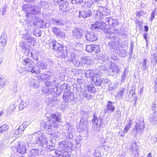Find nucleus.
<instances>
[{"label": "nucleus", "instance_id": "603ef678", "mask_svg": "<svg viewBox=\"0 0 157 157\" xmlns=\"http://www.w3.org/2000/svg\"><path fill=\"white\" fill-rule=\"evenodd\" d=\"M93 46H94V44L88 45H86V49L87 51L90 52H92V51H93Z\"/></svg>", "mask_w": 157, "mask_h": 157}, {"label": "nucleus", "instance_id": "393cba45", "mask_svg": "<svg viewBox=\"0 0 157 157\" xmlns=\"http://www.w3.org/2000/svg\"><path fill=\"white\" fill-rule=\"evenodd\" d=\"M39 151L38 149H32L30 151L29 157H38Z\"/></svg>", "mask_w": 157, "mask_h": 157}, {"label": "nucleus", "instance_id": "f3484780", "mask_svg": "<svg viewBox=\"0 0 157 157\" xmlns=\"http://www.w3.org/2000/svg\"><path fill=\"white\" fill-rule=\"evenodd\" d=\"M22 63L24 66H26L28 67L33 66L34 64V62L28 58H25L22 60Z\"/></svg>", "mask_w": 157, "mask_h": 157}, {"label": "nucleus", "instance_id": "4468645a", "mask_svg": "<svg viewBox=\"0 0 157 157\" xmlns=\"http://www.w3.org/2000/svg\"><path fill=\"white\" fill-rule=\"evenodd\" d=\"M86 38L87 40L91 41H95L97 39V36L93 32H87L86 35Z\"/></svg>", "mask_w": 157, "mask_h": 157}, {"label": "nucleus", "instance_id": "aec40b11", "mask_svg": "<svg viewBox=\"0 0 157 157\" xmlns=\"http://www.w3.org/2000/svg\"><path fill=\"white\" fill-rule=\"evenodd\" d=\"M88 123V122L86 117L81 118L79 127L83 129H84L85 128L87 127Z\"/></svg>", "mask_w": 157, "mask_h": 157}, {"label": "nucleus", "instance_id": "69168bd1", "mask_svg": "<svg viewBox=\"0 0 157 157\" xmlns=\"http://www.w3.org/2000/svg\"><path fill=\"white\" fill-rule=\"evenodd\" d=\"M26 70L29 72H30L32 73H34V71H33V66L28 67Z\"/></svg>", "mask_w": 157, "mask_h": 157}, {"label": "nucleus", "instance_id": "a878e982", "mask_svg": "<svg viewBox=\"0 0 157 157\" xmlns=\"http://www.w3.org/2000/svg\"><path fill=\"white\" fill-rule=\"evenodd\" d=\"M25 129L24 125L22 124L20 125L18 129H16L14 132V136L15 137H17V135L21 134L22 131H24Z\"/></svg>", "mask_w": 157, "mask_h": 157}, {"label": "nucleus", "instance_id": "b1692460", "mask_svg": "<svg viewBox=\"0 0 157 157\" xmlns=\"http://www.w3.org/2000/svg\"><path fill=\"white\" fill-rule=\"evenodd\" d=\"M149 63L146 58H144L143 59V61L141 63V67L142 69L144 71L148 69Z\"/></svg>", "mask_w": 157, "mask_h": 157}, {"label": "nucleus", "instance_id": "37998d69", "mask_svg": "<svg viewBox=\"0 0 157 157\" xmlns=\"http://www.w3.org/2000/svg\"><path fill=\"white\" fill-rule=\"evenodd\" d=\"M132 121L131 119H129V121L128 124H127L125 126L124 132V133H126L130 128L131 125L132 123Z\"/></svg>", "mask_w": 157, "mask_h": 157}, {"label": "nucleus", "instance_id": "f03ea898", "mask_svg": "<svg viewBox=\"0 0 157 157\" xmlns=\"http://www.w3.org/2000/svg\"><path fill=\"white\" fill-rule=\"evenodd\" d=\"M22 10L26 13V16L28 17L32 14H36L40 13V8L37 6L31 5H26L22 6Z\"/></svg>", "mask_w": 157, "mask_h": 157}, {"label": "nucleus", "instance_id": "09e8293b", "mask_svg": "<svg viewBox=\"0 0 157 157\" xmlns=\"http://www.w3.org/2000/svg\"><path fill=\"white\" fill-rule=\"evenodd\" d=\"M117 85L116 83H112L109 86L108 90H112L115 89L117 87Z\"/></svg>", "mask_w": 157, "mask_h": 157}, {"label": "nucleus", "instance_id": "5fc2aeb1", "mask_svg": "<svg viewBox=\"0 0 157 157\" xmlns=\"http://www.w3.org/2000/svg\"><path fill=\"white\" fill-rule=\"evenodd\" d=\"M33 71H34V73H36V74H38L40 73V69L39 67L37 66H33Z\"/></svg>", "mask_w": 157, "mask_h": 157}, {"label": "nucleus", "instance_id": "774afa93", "mask_svg": "<svg viewBox=\"0 0 157 157\" xmlns=\"http://www.w3.org/2000/svg\"><path fill=\"white\" fill-rule=\"evenodd\" d=\"M50 88L47 86V87H44L42 89V92L44 93H46L49 91Z\"/></svg>", "mask_w": 157, "mask_h": 157}, {"label": "nucleus", "instance_id": "6ab92c4d", "mask_svg": "<svg viewBox=\"0 0 157 157\" xmlns=\"http://www.w3.org/2000/svg\"><path fill=\"white\" fill-rule=\"evenodd\" d=\"M37 142L38 144L42 147H46L48 144V141L46 138H38Z\"/></svg>", "mask_w": 157, "mask_h": 157}, {"label": "nucleus", "instance_id": "5701e85b", "mask_svg": "<svg viewBox=\"0 0 157 157\" xmlns=\"http://www.w3.org/2000/svg\"><path fill=\"white\" fill-rule=\"evenodd\" d=\"M105 20V25H109V26H111L114 27L115 26L114 23L116 21L115 20H114L112 18H107Z\"/></svg>", "mask_w": 157, "mask_h": 157}, {"label": "nucleus", "instance_id": "9d476101", "mask_svg": "<svg viewBox=\"0 0 157 157\" xmlns=\"http://www.w3.org/2000/svg\"><path fill=\"white\" fill-rule=\"evenodd\" d=\"M67 150H57L54 151V153L56 155L61 156L63 157H70V155L69 154Z\"/></svg>", "mask_w": 157, "mask_h": 157}, {"label": "nucleus", "instance_id": "f704fd0d", "mask_svg": "<svg viewBox=\"0 0 157 157\" xmlns=\"http://www.w3.org/2000/svg\"><path fill=\"white\" fill-rule=\"evenodd\" d=\"M93 71L91 70H87L85 72V75L87 78L92 77L95 75Z\"/></svg>", "mask_w": 157, "mask_h": 157}, {"label": "nucleus", "instance_id": "49530a36", "mask_svg": "<svg viewBox=\"0 0 157 157\" xmlns=\"http://www.w3.org/2000/svg\"><path fill=\"white\" fill-rule=\"evenodd\" d=\"M51 89H52L53 91L55 92L56 95H59L60 94L62 93L61 90H59L58 88L56 87V86L54 88H51Z\"/></svg>", "mask_w": 157, "mask_h": 157}, {"label": "nucleus", "instance_id": "680f3d73", "mask_svg": "<svg viewBox=\"0 0 157 157\" xmlns=\"http://www.w3.org/2000/svg\"><path fill=\"white\" fill-rule=\"evenodd\" d=\"M68 94L70 96V98H69V99H70V100H73L74 98V94L72 92H70V91H68Z\"/></svg>", "mask_w": 157, "mask_h": 157}, {"label": "nucleus", "instance_id": "a211bd4d", "mask_svg": "<svg viewBox=\"0 0 157 157\" xmlns=\"http://www.w3.org/2000/svg\"><path fill=\"white\" fill-rule=\"evenodd\" d=\"M92 15V12L90 10L87 11H82L79 12V15L80 17L84 18L90 17Z\"/></svg>", "mask_w": 157, "mask_h": 157}, {"label": "nucleus", "instance_id": "e433bc0d", "mask_svg": "<svg viewBox=\"0 0 157 157\" xmlns=\"http://www.w3.org/2000/svg\"><path fill=\"white\" fill-rule=\"evenodd\" d=\"M128 72V70L126 68L121 76V82L122 83H123L125 80Z\"/></svg>", "mask_w": 157, "mask_h": 157}, {"label": "nucleus", "instance_id": "13d9d810", "mask_svg": "<svg viewBox=\"0 0 157 157\" xmlns=\"http://www.w3.org/2000/svg\"><path fill=\"white\" fill-rule=\"evenodd\" d=\"M57 36L64 38L66 37V34L65 33L61 32L60 31V33H59L58 35H57Z\"/></svg>", "mask_w": 157, "mask_h": 157}, {"label": "nucleus", "instance_id": "338daca9", "mask_svg": "<svg viewBox=\"0 0 157 157\" xmlns=\"http://www.w3.org/2000/svg\"><path fill=\"white\" fill-rule=\"evenodd\" d=\"M7 6H4L3 7L2 11V14L3 16L5 14L7 10Z\"/></svg>", "mask_w": 157, "mask_h": 157}, {"label": "nucleus", "instance_id": "c756f323", "mask_svg": "<svg viewBox=\"0 0 157 157\" xmlns=\"http://www.w3.org/2000/svg\"><path fill=\"white\" fill-rule=\"evenodd\" d=\"M125 90L124 87L120 88L117 92L116 96L119 97L120 99L122 98L124 93Z\"/></svg>", "mask_w": 157, "mask_h": 157}, {"label": "nucleus", "instance_id": "dca6fc26", "mask_svg": "<svg viewBox=\"0 0 157 157\" xmlns=\"http://www.w3.org/2000/svg\"><path fill=\"white\" fill-rule=\"evenodd\" d=\"M59 10L62 12H67L69 10L70 7L69 4L67 2H64L63 4H61L59 6Z\"/></svg>", "mask_w": 157, "mask_h": 157}, {"label": "nucleus", "instance_id": "f257e3e1", "mask_svg": "<svg viewBox=\"0 0 157 157\" xmlns=\"http://www.w3.org/2000/svg\"><path fill=\"white\" fill-rule=\"evenodd\" d=\"M46 116L48 119L45 124V128L46 129H53V128H57L58 127V123L56 121L60 122L61 121L60 117L55 114L49 115V116L46 114Z\"/></svg>", "mask_w": 157, "mask_h": 157}, {"label": "nucleus", "instance_id": "39448f33", "mask_svg": "<svg viewBox=\"0 0 157 157\" xmlns=\"http://www.w3.org/2000/svg\"><path fill=\"white\" fill-rule=\"evenodd\" d=\"M72 143H69L66 141L60 142L58 145V147L60 149L59 150H68L69 149H72Z\"/></svg>", "mask_w": 157, "mask_h": 157}, {"label": "nucleus", "instance_id": "bb28decb", "mask_svg": "<svg viewBox=\"0 0 157 157\" xmlns=\"http://www.w3.org/2000/svg\"><path fill=\"white\" fill-rule=\"evenodd\" d=\"M49 77L48 75L44 73H42L38 76L37 78L38 80L45 81L48 79Z\"/></svg>", "mask_w": 157, "mask_h": 157}, {"label": "nucleus", "instance_id": "052dcab7", "mask_svg": "<svg viewBox=\"0 0 157 157\" xmlns=\"http://www.w3.org/2000/svg\"><path fill=\"white\" fill-rule=\"evenodd\" d=\"M157 104V102L154 101V103H153L151 105V108L152 110L154 111V112L155 113L156 112V105Z\"/></svg>", "mask_w": 157, "mask_h": 157}, {"label": "nucleus", "instance_id": "58836bf2", "mask_svg": "<svg viewBox=\"0 0 157 157\" xmlns=\"http://www.w3.org/2000/svg\"><path fill=\"white\" fill-rule=\"evenodd\" d=\"M32 137L34 136L36 137H44L45 136L44 134L40 131L36 132L31 135Z\"/></svg>", "mask_w": 157, "mask_h": 157}, {"label": "nucleus", "instance_id": "a18cd8bd", "mask_svg": "<svg viewBox=\"0 0 157 157\" xmlns=\"http://www.w3.org/2000/svg\"><path fill=\"white\" fill-rule=\"evenodd\" d=\"M108 45L111 48L114 50L117 49V45L115 42L111 41L109 42Z\"/></svg>", "mask_w": 157, "mask_h": 157}, {"label": "nucleus", "instance_id": "c03bdc74", "mask_svg": "<svg viewBox=\"0 0 157 157\" xmlns=\"http://www.w3.org/2000/svg\"><path fill=\"white\" fill-rule=\"evenodd\" d=\"M52 105H55L58 104L60 101L59 98L57 97H54L51 100Z\"/></svg>", "mask_w": 157, "mask_h": 157}, {"label": "nucleus", "instance_id": "a19ab883", "mask_svg": "<svg viewBox=\"0 0 157 157\" xmlns=\"http://www.w3.org/2000/svg\"><path fill=\"white\" fill-rule=\"evenodd\" d=\"M28 56L30 58H32L35 60H38V57L36 54H33L32 52L29 51L28 53Z\"/></svg>", "mask_w": 157, "mask_h": 157}, {"label": "nucleus", "instance_id": "2f4dec72", "mask_svg": "<svg viewBox=\"0 0 157 157\" xmlns=\"http://www.w3.org/2000/svg\"><path fill=\"white\" fill-rule=\"evenodd\" d=\"M23 38L27 40L28 42H31L33 40V38L30 36V34L26 33L23 35Z\"/></svg>", "mask_w": 157, "mask_h": 157}, {"label": "nucleus", "instance_id": "72a5a7b5", "mask_svg": "<svg viewBox=\"0 0 157 157\" xmlns=\"http://www.w3.org/2000/svg\"><path fill=\"white\" fill-rule=\"evenodd\" d=\"M16 106L15 104H13L11 105L7 110L6 114L8 115H10L14 110Z\"/></svg>", "mask_w": 157, "mask_h": 157}, {"label": "nucleus", "instance_id": "8fccbe9b", "mask_svg": "<svg viewBox=\"0 0 157 157\" xmlns=\"http://www.w3.org/2000/svg\"><path fill=\"white\" fill-rule=\"evenodd\" d=\"M93 47V51H95L97 53H98L100 52V49L99 48V46L97 45H94Z\"/></svg>", "mask_w": 157, "mask_h": 157}, {"label": "nucleus", "instance_id": "3c124183", "mask_svg": "<svg viewBox=\"0 0 157 157\" xmlns=\"http://www.w3.org/2000/svg\"><path fill=\"white\" fill-rule=\"evenodd\" d=\"M71 61L73 62L76 67H78L81 65L80 61L79 59H76L75 60L72 59Z\"/></svg>", "mask_w": 157, "mask_h": 157}, {"label": "nucleus", "instance_id": "4d7b16f0", "mask_svg": "<svg viewBox=\"0 0 157 157\" xmlns=\"http://www.w3.org/2000/svg\"><path fill=\"white\" fill-rule=\"evenodd\" d=\"M46 147L47 149H48L50 151H52V153L53 154V153H54V151H56L57 150H55V148L54 147H53L52 146H51L50 145L47 146Z\"/></svg>", "mask_w": 157, "mask_h": 157}, {"label": "nucleus", "instance_id": "4be33fe9", "mask_svg": "<svg viewBox=\"0 0 157 157\" xmlns=\"http://www.w3.org/2000/svg\"><path fill=\"white\" fill-rule=\"evenodd\" d=\"M29 102L28 99H26L24 101H21L19 106V109L22 110L25 107H27L29 104Z\"/></svg>", "mask_w": 157, "mask_h": 157}, {"label": "nucleus", "instance_id": "ea45409f", "mask_svg": "<svg viewBox=\"0 0 157 157\" xmlns=\"http://www.w3.org/2000/svg\"><path fill=\"white\" fill-rule=\"evenodd\" d=\"M151 60L152 63L155 65L157 62V53H154L151 55Z\"/></svg>", "mask_w": 157, "mask_h": 157}, {"label": "nucleus", "instance_id": "f8f14e48", "mask_svg": "<svg viewBox=\"0 0 157 157\" xmlns=\"http://www.w3.org/2000/svg\"><path fill=\"white\" fill-rule=\"evenodd\" d=\"M129 149L134 154L135 157H137L139 155V150L138 147L136 146V143L133 142L131 144Z\"/></svg>", "mask_w": 157, "mask_h": 157}, {"label": "nucleus", "instance_id": "7c9ffc66", "mask_svg": "<svg viewBox=\"0 0 157 157\" xmlns=\"http://www.w3.org/2000/svg\"><path fill=\"white\" fill-rule=\"evenodd\" d=\"M56 78H55L53 82H49L45 83V85L49 88H54L56 86Z\"/></svg>", "mask_w": 157, "mask_h": 157}, {"label": "nucleus", "instance_id": "473e14b6", "mask_svg": "<svg viewBox=\"0 0 157 157\" xmlns=\"http://www.w3.org/2000/svg\"><path fill=\"white\" fill-rule=\"evenodd\" d=\"M52 21H53V23L56 24V25L60 26V25H64V22L63 20L61 19H54L53 18L52 19Z\"/></svg>", "mask_w": 157, "mask_h": 157}, {"label": "nucleus", "instance_id": "20e7f679", "mask_svg": "<svg viewBox=\"0 0 157 157\" xmlns=\"http://www.w3.org/2000/svg\"><path fill=\"white\" fill-rule=\"evenodd\" d=\"M51 44L52 45L54 49L59 52V53H63V54L60 55L62 57L64 58L65 56L64 50H63V47L61 44L58 43L56 41H52ZM59 55H60V54Z\"/></svg>", "mask_w": 157, "mask_h": 157}, {"label": "nucleus", "instance_id": "79ce46f5", "mask_svg": "<svg viewBox=\"0 0 157 157\" xmlns=\"http://www.w3.org/2000/svg\"><path fill=\"white\" fill-rule=\"evenodd\" d=\"M9 128L8 125L4 124L0 127V132L4 133L7 131Z\"/></svg>", "mask_w": 157, "mask_h": 157}, {"label": "nucleus", "instance_id": "9b49d317", "mask_svg": "<svg viewBox=\"0 0 157 157\" xmlns=\"http://www.w3.org/2000/svg\"><path fill=\"white\" fill-rule=\"evenodd\" d=\"M92 81L96 86H100L103 82V78H101L97 75H95L92 78Z\"/></svg>", "mask_w": 157, "mask_h": 157}, {"label": "nucleus", "instance_id": "7ed1b4c3", "mask_svg": "<svg viewBox=\"0 0 157 157\" xmlns=\"http://www.w3.org/2000/svg\"><path fill=\"white\" fill-rule=\"evenodd\" d=\"M144 127V122L143 120H139V121L136 122L132 133L135 136L140 134Z\"/></svg>", "mask_w": 157, "mask_h": 157}, {"label": "nucleus", "instance_id": "c9c22d12", "mask_svg": "<svg viewBox=\"0 0 157 157\" xmlns=\"http://www.w3.org/2000/svg\"><path fill=\"white\" fill-rule=\"evenodd\" d=\"M80 62L81 65H83L86 64H89L90 61L88 59V58L86 56H85L81 58Z\"/></svg>", "mask_w": 157, "mask_h": 157}, {"label": "nucleus", "instance_id": "6e6d98bb", "mask_svg": "<svg viewBox=\"0 0 157 157\" xmlns=\"http://www.w3.org/2000/svg\"><path fill=\"white\" fill-rule=\"evenodd\" d=\"M0 40H1V42L2 45L4 46L7 43V39L4 37H2Z\"/></svg>", "mask_w": 157, "mask_h": 157}, {"label": "nucleus", "instance_id": "0eeeda50", "mask_svg": "<svg viewBox=\"0 0 157 157\" xmlns=\"http://www.w3.org/2000/svg\"><path fill=\"white\" fill-rule=\"evenodd\" d=\"M105 24L104 23L98 22H97L95 23L94 24H92L91 27L90 28L92 30H94L97 28L100 29L101 30H103L104 32V29L106 28L105 27Z\"/></svg>", "mask_w": 157, "mask_h": 157}, {"label": "nucleus", "instance_id": "c85d7f7f", "mask_svg": "<svg viewBox=\"0 0 157 157\" xmlns=\"http://www.w3.org/2000/svg\"><path fill=\"white\" fill-rule=\"evenodd\" d=\"M93 123L97 126H100L101 123V120L99 118H98L96 116L94 115V118L92 120Z\"/></svg>", "mask_w": 157, "mask_h": 157}, {"label": "nucleus", "instance_id": "e2e57ef3", "mask_svg": "<svg viewBox=\"0 0 157 157\" xmlns=\"http://www.w3.org/2000/svg\"><path fill=\"white\" fill-rule=\"evenodd\" d=\"M63 97L65 99H67L68 101H70L69 99L70 96L68 94V91L67 92L65 93L63 95Z\"/></svg>", "mask_w": 157, "mask_h": 157}, {"label": "nucleus", "instance_id": "ddd939ff", "mask_svg": "<svg viewBox=\"0 0 157 157\" xmlns=\"http://www.w3.org/2000/svg\"><path fill=\"white\" fill-rule=\"evenodd\" d=\"M73 35L76 37L77 39H80L82 38V30L81 29L74 28L73 31Z\"/></svg>", "mask_w": 157, "mask_h": 157}, {"label": "nucleus", "instance_id": "bf43d9fd", "mask_svg": "<svg viewBox=\"0 0 157 157\" xmlns=\"http://www.w3.org/2000/svg\"><path fill=\"white\" fill-rule=\"evenodd\" d=\"M67 106V105L66 104V102L63 101L62 102L60 106L61 109L62 110H64L66 108Z\"/></svg>", "mask_w": 157, "mask_h": 157}, {"label": "nucleus", "instance_id": "4c0bfd02", "mask_svg": "<svg viewBox=\"0 0 157 157\" xmlns=\"http://www.w3.org/2000/svg\"><path fill=\"white\" fill-rule=\"evenodd\" d=\"M37 64L39 69L40 68L42 69H46L47 68V64L46 63H44L42 61L38 62Z\"/></svg>", "mask_w": 157, "mask_h": 157}, {"label": "nucleus", "instance_id": "423d86ee", "mask_svg": "<svg viewBox=\"0 0 157 157\" xmlns=\"http://www.w3.org/2000/svg\"><path fill=\"white\" fill-rule=\"evenodd\" d=\"M114 103L110 101H108L106 107L104 110V112L105 113L113 112L115 109V106L113 105Z\"/></svg>", "mask_w": 157, "mask_h": 157}, {"label": "nucleus", "instance_id": "412c9836", "mask_svg": "<svg viewBox=\"0 0 157 157\" xmlns=\"http://www.w3.org/2000/svg\"><path fill=\"white\" fill-rule=\"evenodd\" d=\"M29 83L31 86L35 88H38L39 86V82L37 79L31 78Z\"/></svg>", "mask_w": 157, "mask_h": 157}, {"label": "nucleus", "instance_id": "1a4fd4ad", "mask_svg": "<svg viewBox=\"0 0 157 157\" xmlns=\"http://www.w3.org/2000/svg\"><path fill=\"white\" fill-rule=\"evenodd\" d=\"M108 71L111 73L112 72L114 73L119 74L120 73V69L114 63H112Z\"/></svg>", "mask_w": 157, "mask_h": 157}, {"label": "nucleus", "instance_id": "6e6552de", "mask_svg": "<svg viewBox=\"0 0 157 157\" xmlns=\"http://www.w3.org/2000/svg\"><path fill=\"white\" fill-rule=\"evenodd\" d=\"M16 147V150L17 151L20 153L24 154L26 151V149L25 147V144H24L23 143L21 144L18 142L17 146H15Z\"/></svg>", "mask_w": 157, "mask_h": 157}, {"label": "nucleus", "instance_id": "de8ad7c7", "mask_svg": "<svg viewBox=\"0 0 157 157\" xmlns=\"http://www.w3.org/2000/svg\"><path fill=\"white\" fill-rule=\"evenodd\" d=\"M52 30L54 34L57 36L59 33H60L61 30L59 28L56 27H53Z\"/></svg>", "mask_w": 157, "mask_h": 157}, {"label": "nucleus", "instance_id": "cd10ccee", "mask_svg": "<svg viewBox=\"0 0 157 157\" xmlns=\"http://www.w3.org/2000/svg\"><path fill=\"white\" fill-rule=\"evenodd\" d=\"M60 89L61 92L62 90H64L65 92V90H67V91H68L71 90L70 86L68 84L66 83L61 85L60 87Z\"/></svg>", "mask_w": 157, "mask_h": 157}, {"label": "nucleus", "instance_id": "0e129e2a", "mask_svg": "<svg viewBox=\"0 0 157 157\" xmlns=\"http://www.w3.org/2000/svg\"><path fill=\"white\" fill-rule=\"evenodd\" d=\"M144 12L142 10L140 11H137L136 13V16L138 17H140L141 16H144Z\"/></svg>", "mask_w": 157, "mask_h": 157}, {"label": "nucleus", "instance_id": "2eb2a0df", "mask_svg": "<svg viewBox=\"0 0 157 157\" xmlns=\"http://www.w3.org/2000/svg\"><path fill=\"white\" fill-rule=\"evenodd\" d=\"M118 30L117 29H115L114 28H111L109 29L105 28L104 29V32L106 33L108 35V37H109L112 34H116L118 33Z\"/></svg>", "mask_w": 157, "mask_h": 157}, {"label": "nucleus", "instance_id": "864d4df0", "mask_svg": "<svg viewBox=\"0 0 157 157\" xmlns=\"http://www.w3.org/2000/svg\"><path fill=\"white\" fill-rule=\"evenodd\" d=\"M88 91L90 93H94L95 88L92 85H89L87 86Z\"/></svg>", "mask_w": 157, "mask_h": 157}]
</instances>
